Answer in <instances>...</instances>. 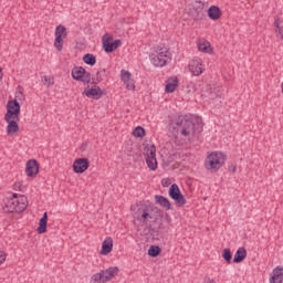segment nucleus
<instances>
[{
  "label": "nucleus",
  "mask_w": 283,
  "mask_h": 283,
  "mask_svg": "<svg viewBox=\"0 0 283 283\" xmlns=\"http://www.w3.org/2000/svg\"><path fill=\"white\" fill-rule=\"evenodd\" d=\"M169 130L175 138H191V136L196 134V126L190 119L179 116L178 118L171 120Z\"/></svg>",
  "instance_id": "1"
},
{
  "label": "nucleus",
  "mask_w": 283,
  "mask_h": 283,
  "mask_svg": "<svg viewBox=\"0 0 283 283\" xmlns=\"http://www.w3.org/2000/svg\"><path fill=\"white\" fill-rule=\"evenodd\" d=\"M137 213V220L140 222L142 227H151V222L163 220V210L158 207L146 206L138 209Z\"/></svg>",
  "instance_id": "2"
},
{
  "label": "nucleus",
  "mask_w": 283,
  "mask_h": 283,
  "mask_svg": "<svg viewBox=\"0 0 283 283\" xmlns=\"http://www.w3.org/2000/svg\"><path fill=\"white\" fill-rule=\"evenodd\" d=\"M28 209V197L13 193L12 198L6 199L3 210L7 213H22Z\"/></svg>",
  "instance_id": "3"
},
{
  "label": "nucleus",
  "mask_w": 283,
  "mask_h": 283,
  "mask_svg": "<svg viewBox=\"0 0 283 283\" xmlns=\"http://www.w3.org/2000/svg\"><path fill=\"white\" fill-rule=\"evenodd\" d=\"M224 163H227V155L221 151H213L207 156L205 160V168L207 171L216 174V171L222 169Z\"/></svg>",
  "instance_id": "4"
},
{
  "label": "nucleus",
  "mask_w": 283,
  "mask_h": 283,
  "mask_svg": "<svg viewBox=\"0 0 283 283\" xmlns=\"http://www.w3.org/2000/svg\"><path fill=\"white\" fill-rule=\"evenodd\" d=\"M120 272V269L118 266H112L106 270H102L98 273H95L91 277V282L93 283H105L109 282V280H114L116 275Z\"/></svg>",
  "instance_id": "5"
},
{
  "label": "nucleus",
  "mask_w": 283,
  "mask_h": 283,
  "mask_svg": "<svg viewBox=\"0 0 283 283\" xmlns=\"http://www.w3.org/2000/svg\"><path fill=\"white\" fill-rule=\"evenodd\" d=\"M150 63L155 67H165L171 61V53L167 49H159L149 55Z\"/></svg>",
  "instance_id": "6"
},
{
  "label": "nucleus",
  "mask_w": 283,
  "mask_h": 283,
  "mask_svg": "<svg viewBox=\"0 0 283 283\" xmlns=\"http://www.w3.org/2000/svg\"><path fill=\"white\" fill-rule=\"evenodd\" d=\"M144 151L148 169H150V171H156L158 169V160L156 159V146L147 145Z\"/></svg>",
  "instance_id": "7"
},
{
  "label": "nucleus",
  "mask_w": 283,
  "mask_h": 283,
  "mask_svg": "<svg viewBox=\"0 0 283 283\" xmlns=\"http://www.w3.org/2000/svg\"><path fill=\"white\" fill-rule=\"evenodd\" d=\"M65 39H67V29L63 24H60L55 28L54 39V48L57 50V52H63Z\"/></svg>",
  "instance_id": "8"
},
{
  "label": "nucleus",
  "mask_w": 283,
  "mask_h": 283,
  "mask_svg": "<svg viewBox=\"0 0 283 283\" xmlns=\"http://www.w3.org/2000/svg\"><path fill=\"white\" fill-rule=\"evenodd\" d=\"M114 36L109 35L108 33L102 36V46L106 54H112L114 50H118V48L123 45V42L120 40H115L114 42H112Z\"/></svg>",
  "instance_id": "9"
},
{
  "label": "nucleus",
  "mask_w": 283,
  "mask_h": 283,
  "mask_svg": "<svg viewBox=\"0 0 283 283\" xmlns=\"http://www.w3.org/2000/svg\"><path fill=\"white\" fill-rule=\"evenodd\" d=\"M71 75L74 81H80L81 83H90V81H92V74L83 66H75L72 70Z\"/></svg>",
  "instance_id": "10"
},
{
  "label": "nucleus",
  "mask_w": 283,
  "mask_h": 283,
  "mask_svg": "<svg viewBox=\"0 0 283 283\" xmlns=\"http://www.w3.org/2000/svg\"><path fill=\"white\" fill-rule=\"evenodd\" d=\"M168 193L178 207H185L187 205V199H185V196L180 192V188L176 184L170 186Z\"/></svg>",
  "instance_id": "11"
},
{
  "label": "nucleus",
  "mask_w": 283,
  "mask_h": 283,
  "mask_svg": "<svg viewBox=\"0 0 283 283\" xmlns=\"http://www.w3.org/2000/svg\"><path fill=\"white\" fill-rule=\"evenodd\" d=\"M19 114H21V105L19 104V101L13 99L9 101L7 104V116L8 118H19Z\"/></svg>",
  "instance_id": "12"
},
{
  "label": "nucleus",
  "mask_w": 283,
  "mask_h": 283,
  "mask_svg": "<svg viewBox=\"0 0 283 283\" xmlns=\"http://www.w3.org/2000/svg\"><path fill=\"white\" fill-rule=\"evenodd\" d=\"M4 120L6 123H8L7 126V134L8 136H14V134H17L19 132V120L20 118H15V117H7L4 116Z\"/></svg>",
  "instance_id": "13"
},
{
  "label": "nucleus",
  "mask_w": 283,
  "mask_h": 283,
  "mask_svg": "<svg viewBox=\"0 0 283 283\" xmlns=\"http://www.w3.org/2000/svg\"><path fill=\"white\" fill-rule=\"evenodd\" d=\"M90 169V159L78 158L73 163V171L75 174H85V170Z\"/></svg>",
  "instance_id": "14"
},
{
  "label": "nucleus",
  "mask_w": 283,
  "mask_h": 283,
  "mask_svg": "<svg viewBox=\"0 0 283 283\" xmlns=\"http://www.w3.org/2000/svg\"><path fill=\"white\" fill-rule=\"evenodd\" d=\"M120 78L126 85V90H129L130 92H134V90H136V85H134V80H132V73H129V71L122 70Z\"/></svg>",
  "instance_id": "15"
},
{
  "label": "nucleus",
  "mask_w": 283,
  "mask_h": 283,
  "mask_svg": "<svg viewBox=\"0 0 283 283\" xmlns=\"http://www.w3.org/2000/svg\"><path fill=\"white\" fill-rule=\"evenodd\" d=\"M25 174L30 178L36 176L39 174V161L36 159H30L25 164Z\"/></svg>",
  "instance_id": "16"
},
{
  "label": "nucleus",
  "mask_w": 283,
  "mask_h": 283,
  "mask_svg": "<svg viewBox=\"0 0 283 283\" xmlns=\"http://www.w3.org/2000/svg\"><path fill=\"white\" fill-rule=\"evenodd\" d=\"M190 72L193 74V76H200L202 72H205V66L202 65V62L198 60H192L188 65Z\"/></svg>",
  "instance_id": "17"
},
{
  "label": "nucleus",
  "mask_w": 283,
  "mask_h": 283,
  "mask_svg": "<svg viewBox=\"0 0 283 283\" xmlns=\"http://www.w3.org/2000/svg\"><path fill=\"white\" fill-rule=\"evenodd\" d=\"M283 282V266L277 265L271 273L270 283H282Z\"/></svg>",
  "instance_id": "18"
},
{
  "label": "nucleus",
  "mask_w": 283,
  "mask_h": 283,
  "mask_svg": "<svg viewBox=\"0 0 283 283\" xmlns=\"http://www.w3.org/2000/svg\"><path fill=\"white\" fill-rule=\"evenodd\" d=\"M82 94L83 96H87V98H94V101H98V98L103 96V91L101 90V87L96 86L84 91Z\"/></svg>",
  "instance_id": "19"
},
{
  "label": "nucleus",
  "mask_w": 283,
  "mask_h": 283,
  "mask_svg": "<svg viewBox=\"0 0 283 283\" xmlns=\"http://www.w3.org/2000/svg\"><path fill=\"white\" fill-rule=\"evenodd\" d=\"M114 249V239L112 237L106 238L102 243L101 255H109V252Z\"/></svg>",
  "instance_id": "20"
},
{
  "label": "nucleus",
  "mask_w": 283,
  "mask_h": 283,
  "mask_svg": "<svg viewBox=\"0 0 283 283\" xmlns=\"http://www.w3.org/2000/svg\"><path fill=\"white\" fill-rule=\"evenodd\" d=\"M208 17L211 19V21H218V19L222 17V10H220V7L218 6H211L208 9Z\"/></svg>",
  "instance_id": "21"
},
{
  "label": "nucleus",
  "mask_w": 283,
  "mask_h": 283,
  "mask_svg": "<svg viewBox=\"0 0 283 283\" xmlns=\"http://www.w3.org/2000/svg\"><path fill=\"white\" fill-rule=\"evenodd\" d=\"M155 202L163 207L166 211L171 210V202L165 196L156 195Z\"/></svg>",
  "instance_id": "22"
},
{
  "label": "nucleus",
  "mask_w": 283,
  "mask_h": 283,
  "mask_svg": "<svg viewBox=\"0 0 283 283\" xmlns=\"http://www.w3.org/2000/svg\"><path fill=\"white\" fill-rule=\"evenodd\" d=\"M247 260V249L239 248L234 253L233 262L234 264H240V262H244Z\"/></svg>",
  "instance_id": "23"
},
{
  "label": "nucleus",
  "mask_w": 283,
  "mask_h": 283,
  "mask_svg": "<svg viewBox=\"0 0 283 283\" xmlns=\"http://www.w3.org/2000/svg\"><path fill=\"white\" fill-rule=\"evenodd\" d=\"M176 87H178V78L174 77L166 81L165 90L167 94H174V92H176Z\"/></svg>",
  "instance_id": "24"
},
{
  "label": "nucleus",
  "mask_w": 283,
  "mask_h": 283,
  "mask_svg": "<svg viewBox=\"0 0 283 283\" xmlns=\"http://www.w3.org/2000/svg\"><path fill=\"white\" fill-rule=\"evenodd\" d=\"M48 231V212L43 213V217L40 219L38 233H45Z\"/></svg>",
  "instance_id": "25"
},
{
  "label": "nucleus",
  "mask_w": 283,
  "mask_h": 283,
  "mask_svg": "<svg viewBox=\"0 0 283 283\" xmlns=\"http://www.w3.org/2000/svg\"><path fill=\"white\" fill-rule=\"evenodd\" d=\"M198 50L199 52H203L205 54H211V52H213V50L211 49V43L207 40L198 43Z\"/></svg>",
  "instance_id": "26"
},
{
  "label": "nucleus",
  "mask_w": 283,
  "mask_h": 283,
  "mask_svg": "<svg viewBox=\"0 0 283 283\" xmlns=\"http://www.w3.org/2000/svg\"><path fill=\"white\" fill-rule=\"evenodd\" d=\"M207 96L210 98V101H216V98H222V93L218 88H208L207 90Z\"/></svg>",
  "instance_id": "27"
},
{
  "label": "nucleus",
  "mask_w": 283,
  "mask_h": 283,
  "mask_svg": "<svg viewBox=\"0 0 283 283\" xmlns=\"http://www.w3.org/2000/svg\"><path fill=\"white\" fill-rule=\"evenodd\" d=\"M83 61H84V63H86V65H91V66L96 65V56H94V54H92V53H86L83 56Z\"/></svg>",
  "instance_id": "28"
},
{
  "label": "nucleus",
  "mask_w": 283,
  "mask_h": 283,
  "mask_svg": "<svg viewBox=\"0 0 283 283\" xmlns=\"http://www.w3.org/2000/svg\"><path fill=\"white\" fill-rule=\"evenodd\" d=\"M160 247L158 245H151L149 249H148V255L150 258H158V255H160Z\"/></svg>",
  "instance_id": "29"
},
{
  "label": "nucleus",
  "mask_w": 283,
  "mask_h": 283,
  "mask_svg": "<svg viewBox=\"0 0 283 283\" xmlns=\"http://www.w3.org/2000/svg\"><path fill=\"white\" fill-rule=\"evenodd\" d=\"M105 78V69L97 72L95 77H93V85H98Z\"/></svg>",
  "instance_id": "30"
},
{
  "label": "nucleus",
  "mask_w": 283,
  "mask_h": 283,
  "mask_svg": "<svg viewBox=\"0 0 283 283\" xmlns=\"http://www.w3.org/2000/svg\"><path fill=\"white\" fill-rule=\"evenodd\" d=\"M222 258L228 263L231 264V259L233 258V254H231V249L226 248L222 251Z\"/></svg>",
  "instance_id": "31"
},
{
  "label": "nucleus",
  "mask_w": 283,
  "mask_h": 283,
  "mask_svg": "<svg viewBox=\"0 0 283 283\" xmlns=\"http://www.w3.org/2000/svg\"><path fill=\"white\" fill-rule=\"evenodd\" d=\"M133 136H135V138H143L145 136V128H143L142 126H137L133 130Z\"/></svg>",
  "instance_id": "32"
},
{
  "label": "nucleus",
  "mask_w": 283,
  "mask_h": 283,
  "mask_svg": "<svg viewBox=\"0 0 283 283\" xmlns=\"http://www.w3.org/2000/svg\"><path fill=\"white\" fill-rule=\"evenodd\" d=\"M17 101H25V95H23V87L18 86L17 93H15Z\"/></svg>",
  "instance_id": "33"
},
{
  "label": "nucleus",
  "mask_w": 283,
  "mask_h": 283,
  "mask_svg": "<svg viewBox=\"0 0 283 283\" xmlns=\"http://www.w3.org/2000/svg\"><path fill=\"white\" fill-rule=\"evenodd\" d=\"M43 83L44 85H48V87H50V85H54V80L48 75H44Z\"/></svg>",
  "instance_id": "34"
},
{
  "label": "nucleus",
  "mask_w": 283,
  "mask_h": 283,
  "mask_svg": "<svg viewBox=\"0 0 283 283\" xmlns=\"http://www.w3.org/2000/svg\"><path fill=\"white\" fill-rule=\"evenodd\" d=\"M281 21H280V17H275L274 18V28H276L277 30H282V27L280 25Z\"/></svg>",
  "instance_id": "35"
},
{
  "label": "nucleus",
  "mask_w": 283,
  "mask_h": 283,
  "mask_svg": "<svg viewBox=\"0 0 283 283\" xmlns=\"http://www.w3.org/2000/svg\"><path fill=\"white\" fill-rule=\"evenodd\" d=\"M6 262V252L0 250V264H3Z\"/></svg>",
  "instance_id": "36"
},
{
  "label": "nucleus",
  "mask_w": 283,
  "mask_h": 283,
  "mask_svg": "<svg viewBox=\"0 0 283 283\" xmlns=\"http://www.w3.org/2000/svg\"><path fill=\"white\" fill-rule=\"evenodd\" d=\"M228 169L229 171H231V174H235V171H238V168L235 167V165H230Z\"/></svg>",
  "instance_id": "37"
},
{
  "label": "nucleus",
  "mask_w": 283,
  "mask_h": 283,
  "mask_svg": "<svg viewBox=\"0 0 283 283\" xmlns=\"http://www.w3.org/2000/svg\"><path fill=\"white\" fill-rule=\"evenodd\" d=\"M161 185H163V187H168V186H169V182L163 180V181H161Z\"/></svg>",
  "instance_id": "38"
},
{
  "label": "nucleus",
  "mask_w": 283,
  "mask_h": 283,
  "mask_svg": "<svg viewBox=\"0 0 283 283\" xmlns=\"http://www.w3.org/2000/svg\"><path fill=\"white\" fill-rule=\"evenodd\" d=\"M1 72H3L2 69H0V81H3V74H1Z\"/></svg>",
  "instance_id": "39"
},
{
  "label": "nucleus",
  "mask_w": 283,
  "mask_h": 283,
  "mask_svg": "<svg viewBox=\"0 0 283 283\" xmlns=\"http://www.w3.org/2000/svg\"><path fill=\"white\" fill-rule=\"evenodd\" d=\"M17 187H19V189H21V184L20 182L15 184V188Z\"/></svg>",
  "instance_id": "40"
},
{
  "label": "nucleus",
  "mask_w": 283,
  "mask_h": 283,
  "mask_svg": "<svg viewBox=\"0 0 283 283\" xmlns=\"http://www.w3.org/2000/svg\"><path fill=\"white\" fill-rule=\"evenodd\" d=\"M197 3H200V4L205 6V2H202V1H197Z\"/></svg>",
  "instance_id": "41"
},
{
  "label": "nucleus",
  "mask_w": 283,
  "mask_h": 283,
  "mask_svg": "<svg viewBox=\"0 0 283 283\" xmlns=\"http://www.w3.org/2000/svg\"><path fill=\"white\" fill-rule=\"evenodd\" d=\"M203 11H202V9H201V11H200V13H201V17L205 14V13H202Z\"/></svg>",
  "instance_id": "42"
}]
</instances>
